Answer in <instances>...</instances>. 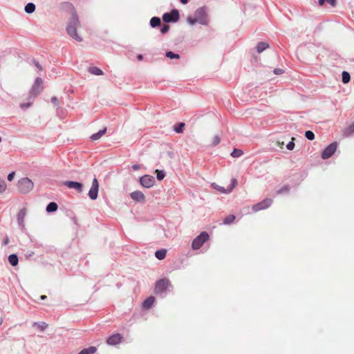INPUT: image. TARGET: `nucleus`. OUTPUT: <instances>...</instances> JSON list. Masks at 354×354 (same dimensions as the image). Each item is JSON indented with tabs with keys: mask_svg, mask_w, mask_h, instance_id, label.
<instances>
[{
	"mask_svg": "<svg viewBox=\"0 0 354 354\" xmlns=\"http://www.w3.org/2000/svg\"><path fill=\"white\" fill-rule=\"evenodd\" d=\"M42 84L43 81L40 77H37L35 79V81L29 91V94L27 97L28 102L21 103L19 105L21 109L26 110L32 105L35 99L43 90Z\"/></svg>",
	"mask_w": 354,
	"mask_h": 354,
	"instance_id": "obj_1",
	"label": "nucleus"
},
{
	"mask_svg": "<svg viewBox=\"0 0 354 354\" xmlns=\"http://www.w3.org/2000/svg\"><path fill=\"white\" fill-rule=\"evenodd\" d=\"M80 26L78 16L75 12L72 14L69 23L66 28L68 35L77 41H82V38L77 34V28Z\"/></svg>",
	"mask_w": 354,
	"mask_h": 354,
	"instance_id": "obj_2",
	"label": "nucleus"
},
{
	"mask_svg": "<svg viewBox=\"0 0 354 354\" xmlns=\"http://www.w3.org/2000/svg\"><path fill=\"white\" fill-rule=\"evenodd\" d=\"M34 187L32 181L28 178H22L18 180L17 188L20 193L28 194Z\"/></svg>",
	"mask_w": 354,
	"mask_h": 354,
	"instance_id": "obj_3",
	"label": "nucleus"
},
{
	"mask_svg": "<svg viewBox=\"0 0 354 354\" xmlns=\"http://www.w3.org/2000/svg\"><path fill=\"white\" fill-rule=\"evenodd\" d=\"M209 234L206 232H202L196 238L194 239L192 244L193 250H198L205 242L208 241Z\"/></svg>",
	"mask_w": 354,
	"mask_h": 354,
	"instance_id": "obj_4",
	"label": "nucleus"
},
{
	"mask_svg": "<svg viewBox=\"0 0 354 354\" xmlns=\"http://www.w3.org/2000/svg\"><path fill=\"white\" fill-rule=\"evenodd\" d=\"M237 184H238V182H237L236 178H232L231 180V185L226 189L222 186L217 185L216 183H212V187L220 193L229 194L232 191V189L235 187H236Z\"/></svg>",
	"mask_w": 354,
	"mask_h": 354,
	"instance_id": "obj_5",
	"label": "nucleus"
},
{
	"mask_svg": "<svg viewBox=\"0 0 354 354\" xmlns=\"http://www.w3.org/2000/svg\"><path fill=\"white\" fill-rule=\"evenodd\" d=\"M171 286L170 281L164 278L158 280L156 283L155 291L156 293H160L165 291Z\"/></svg>",
	"mask_w": 354,
	"mask_h": 354,
	"instance_id": "obj_6",
	"label": "nucleus"
},
{
	"mask_svg": "<svg viewBox=\"0 0 354 354\" xmlns=\"http://www.w3.org/2000/svg\"><path fill=\"white\" fill-rule=\"evenodd\" d=\"M99 192V183L96 178H94L92 180L91 187L88 191V196L91 200L97 199Z\"/></svg>",
	"mask_w": 354,
	"mask_h": 354,
	"instance_id": "obj_7",
	"label": "nucleus"
},
{
	"mask_svg": "<svg viewBox=\"0 0 354 354\" xmlns=\"http://www.w3.org/2000/svg\"><path fill=\"white\" fill-rule=\"evenodd\" d=\"M194 17L198 21V23L201 24H207V18L206 11L204 8H198L194 13Z\"/></svg>",
	"mask_w": 354,
	"mask_h": 354,
	"instance_id": "obj_8",
	"label": "nucleus"
},
{
	"mask_svg": "<svg viewBox=\"0 0 354 354\" xmlns=\"http://www.w3.org/2000/svg\"><path fill=\"white\" fill-rule=\"evenodd\" d=\"M179 19V12L177 10H172L170 12H166L162 16V20L166 22H176Z\"/></svg>",
	"mask_w": 354,
	"mask_h": 354,
	"instance_id": "obj_9",
	"label": "nucleus"
},
{
	"mask_svg": "<svg viewBox=\"0 0 354 354\" xmlns=\"http://www.w3.org/2000/svg\"><path fill=\"white\" fill-rule=\"evenodd\" d=\"M272 203V200L271 198H266L262 201L254 205L252 207V209L253 212H258L260 210L266 209L269 207Z\"/></svg>",
	"mask_w": 354,
	"mask_h": 354,
	"instance_id": "obj_10",
	"label": "nucleus"
},
{
	"mask_svg": "<svg viewBox=\"0 0 354 354\" xmlns=\"http://www.w3.org/2000/svg\"><path fill=\"white\" fill-rule=\"evenodd\" d=\"M337 142H333L330 145H329L328 147H326L322 153V158L323 159H328L330 157H331L333 153L335 152L337 149Z\"/></svg>",
	"mask_w": 354,
	"mask_h": 354,
	"instance_id": "obj_11",
	"label": "nucleus"
},
{
	"mask_svg": "<svg viewBox=\"0 0 354 354\" xmlns=\"http://www.w3.org/2000/svg\"><path fill=\"white\" fill-rule=\"evenodd\" d=\"M140 185L145 188H151L155 184V179L152 176L145 175L140 178Z\"/></svg>",
	"mask_w": 354,
	"mask_h": 354,
	"instance_id": "obj_12",
	"label": "nucleus"
},
{
	"mask_svg": "<svg viewBox=\"0 0 354 354\" xmlns=\"http://www.w3.org/2000/svg\"><path fill=\"white\" fill-rule=\"evenodd\" d=\"M64 184L69 189H75L77 192H83V185L81 183L75 181H65Z\"/></svg>",
	"mask_w": 354,
	"mask_h": 354,
	"instance_id": "obj_13",
	"label": "nucleus"
},
{
	"mask_svg": "<svg viewBox=\"0 0 354 354\" xmlns=\"http://www.w3.org/2000/svg\"><path fill=\"white\" fill-rule=\"evenodd\" d=\"M122 337L120 334H113L106 339V343L111 346H115L122 342Z\"/></svg>",
	"mask_w": 354,
	"mask_h": 354,
	"instance_id": "obj_14",
	"label": "nucleus"
},
{
	"mask_svg": "<svg viewBox=\"0 0 354 354\" xmlns=\"http://www.w3.org/2000/svg\"><path fill=\"white\" fill-rule=\"evenodd\" d=\"M26 215V209H21L19 212L17 214V223L19 226V227L24 230L25 229V223H24V219L25 216Z\"/></svg>",
	"mask_w": 354,
	"mask_h": 354,
	"instance_id": "obj_15",
	"label": "nucleus"
},
{
	"mask_svg": "<svg viewBox=\"0 0 354 354\" xmlns=\"http://www.w3.org/2000/svg\"><path fill=\"white\" fill-rule=\"evenodd\" d=\"M134 201L144 203L145 201V196L140 191H134Z\"/></svg>",
	"mask_w": 354,
	"mask_h": 354,
	"instance_id": "obj_16",
	"label": "nucleus"
},
{
	"mask_svg": "<svg viewBox=\"0 0 354 354\" xmlns=\"http://www.w3.org/2000/svg\"><path fill=\"white\" fill-rule=\"evenodd\" d=\"M155 301L154 297H149L147 299H145L142 303V307L145 309H149L153 304Z\"/></svg>",
	"mask_w": 354,
	"mask_h": 354,
	"instance_id": "obj_17",
	"label": "nucleus"
},
{
	"mask_svg": "<svg viewBox=\"0 0 354 354\" xmlns=\"http://www.w3.org/2000/svg\"><path fill=\"white\" fill-rule=\"evenodd\" d=\"M106 131V128L100 130L97 133L93 134L90 138L93 141L99 140Z\"/></svg>",
	"mask_w": 354,
	"mask_h": 354,
	"instance_id": "obj_18",
	"label": "nucleus"
},
{
	"mask_svg": "<svg viewBox=\"0 0 354 354\" xmlns=\"http://www.w3.org/2000/svg\"><path fill=\"white\" fill-rule=\"evenodd\" d=\"M88 71L90 73H91L92 75H102L104 74L103 71L97 68V67H95V66H91V67H89L88 68Z\"/></svg>",
	"mask_w": 354,
	"mask_h": 354,
	"instance_id": "obj_19",
	"label": "nucleus"
},
{
	"mask_svg": "<svg viewBox=\"0 0 354 354\" xmlns=\"http://www.w3.org/2000/svg\"><path fill=\"white\" fill-rule=\"evenodd\" d=\"M167 254V250L165 249H162L158 250L155 253L156 257L159 260H162L165 258Z\"/></svg>",
	"mask_w": 354,
	"mask_h": 354,
	"instance_id": "obj_20",
	"label": "nucleus"
},
{
	"mask_svg": "<svg viewBox=\"0 0 354 354\" xmlns=\"http://www.w3.org/2000/svg\"><path fill=\"white\" fill-rule=\"evenodd\" d=\"M35 5L33 3H28L25 6V12L28 14H31L35 10Z\"/></svg>",
	"mask_w": 354,
	"mask_h": 354,
	"instance_id": "obj_21",
	"label": "nucleus"
},
{
	"mask_svg": "<svg viewBox=\"0 0 354 354\" xmlns=\"http://www.w3.org/2000/svg\"><path fill=\"white\" fill-rule=\"evenodd\" d=\"M8 261L12 266H15L18 264V257L16 254H12L8 257Z\"/></svg>",
	"mask_w": 354,
	"mask_h": 354,
	"instance_id": "obj_22",
	"label": "nucleus"
},
{
	"mask_svg": "<svg viewBox=\"0 0 354 354\" xmlns=\"http://www.w3.org/2000/svg\"><path fill=\"white\" fill-rule=\"evenodd\" d=\"M97 349L95 346H90L88 348L82 350L78 354H94Z\"/></svg>",
	"mask_w": 354,
	"mask_h": 354,
	"instance_id": "obj_23",
	"label": "nucleus"
},
{
	"mask_svg": "<svg viewBox=\"0 0 354 354\" xmlns=\"http://www.w3.org/2000/svg\"><path fill=\"white\" fill-rule=\"evenodd\" d=\"M161 24L160 19L158 17H153L150 20V25L151 27L155 28L159 26Z\"/></svg>",
	"mask_w": 354,
	"mask_h": 354,
	"instance_id": "obj_24",
	"label": "nucleus"
},
{
	"mask_svg": "<svg viewBox=\"0 0 354 354\" xmlns=\"http://www.w3.org/2000/svg\"><path fill=\"white\" fill-rule=\"evenodd\" d=\"M57 205L55 202H50L46 207V212H53L57 209Z\"/></svg>",
	"mask_w": 354,
	"mask_h": 354,
	"instance_id": "obj_25",
	"label": "nucleus"
},
{
	"mask_svg": "<svg viewBox=\"0 0 354 354\" xmlns=\"http://www.w3.org/2000/svg\"><path fill=\"white\" fill-rule=\"evenodd\" d=\"M268 44L266 42H259L257 46V50L258 53H261L268 48Z\"/></svg>",
	"mask_w": 354,
	"mask_h": 354,
	"instance_id": "obj_26",
	"label": "nucleus"
},
{
	"mask_svg": "<svg viewBox=\"0 0 354 354\" xmlns=\"http://www.w3.org/2000/svg\"><path fill=\"white\" fill-rule=\"evenodd\" d=\"M235 220V216L233 214L228 215L223 220V223L225 225L231 224Z\"/></svg>",
	"mask_w": 354,
	"mask_h": 354,
	"instance_id": "obj_27",
	"label": "nucleus"
},
{
	"mask_svg": "<svg viewBox=\"0 0 354 354\" xmlns=\"http://www.w3.org/2000/svg\"><path fill=\"white\" fill-rule=\"evenodd\" d=\"M155 173L156 174V178L158 180H162L165 177V173L163 170L156 169Z\"/></svg>",
	"mask_w": 354,
	"mask_h": 354,
	"instance_id": "obj_28",
	"label": "nucleus"
},
{
	"mask_svg": "<svg viewBox=\"0 0 354 354\" xmlns=\"http://www.w3.org/2000/svg\"><path fill=\"white\" fill-rule=\"evenodd\" d=\"M7 189L6 181L0 178V194H3Z\"/></svg>",
	"mask_w": 354,
	"mask_h": 354,
	"instance_id": "obj_29",
	"label": "nucleus"
},
{
	"mask_svg": "<svg viewBox=\"0 0 354 354\" xmlns=\"http://www.w3.org/2000/svg\"><path fill=\"white\" fill-rule=\"evenodd\" d=\"M351 77L348 72L344 71L342 73V82L344 84L348 83L350 81Z\"/></svg>",
	"mask_w": 354,
	"mask_h": 354,
	"instance_id": "obj_30",
	"label": "nucleus"
},
{
	"mask_svg": "<svg viewBox=\"0 0 354 354\" xmlns=\"http://www.w3.org/2000/svg\"><path fill=\"white\" fill-rule=\"evenodd\" d=\"M185 123L180 122L176 127H174V131L176 133H182L184 130Z\"/></svg>",
	"mask_w": 354,
	"mask_h": 354,
	"instance_id": "obj_31",
	"label": "nucleus"
},
{
	"mask_svg": "<svg viewBox=\"0 0 354 354\" xmlns=\"http://www.w3.org/2000/svg\"><path fill=\"white\" fill-rule=\"evenodd\" d=\"M34 326H37L38 328H39L41 330H44L48 326V325L45 322H40V323L35 322Z\"/></svg>",
	"mask_w": 354,
	"mask_h": 354,
	"instance_id": "obj_32",
	"label": "nucleus"
},
{
	"mask_svg": "<svg viewBox=\"0 0 354 354\" xmlns=\"http://www.w3.org/2000/svg\"><path fill=\"white\" fill-rule=\"evenodd\" d=\"M166 56L170 59H178L180 57L178 54L174 53L171 51L167 52Z\"/></svg>",
	"mask_w": 354,
	"mask_h": 354,
	"instance_id": "obj_33",
	"label": "nucleus"
},
{
	"mask_svg": "<svg viewBox=\"0 0 354 354\" xmlns=\"http://www.w3.org/2000/svg\"><path fill=\"white\" fill-rule=\"evenodd\" d=\"M242 154H243V151L241 150L237 149H234L231 153L232 156H233L234 158L239 157Z\"/></svg>",
	"mask_w": 354,
	"mask_h": 354,
	"instance_id": "obj_34",
	"label": "nucleus"
},
{
	"mask_svg": "<svg viewBox=\"0 0 354 354\" xmlns=\"http://www.w3.org/2000/svg\"><path fill=\"white\" fill-rule=\"evenodd\" d=\"M305 136L309 140H313L315 138V134L311 131H306L305 133Z\"/></svg>",
	"mask_w": 354,
	"mask_h": 354,
	"instance_id": "obj_35",
	"label": "nucleus"
},
{
	"mask_svg": "<svg viewBox=\"0 0 354 354\" xmlns=\"http://www.w3.org/2000/svg\"><path fill=\"white\" fill-rule=\"evenodd\" d=\"M220 142H221L220 137L218 136H215L212 140L211 145L216 146L217 145H218L220 143Z\"/></svg>",
	"mask_w": 354,
	"mask_h": 354,
	"instance_id": "obj_36",
	"label": "nucleus"
},
{
	"mask_svg": "<svg viewBox=\"0 0 354 354\" xmlns=\"http://www.w3.org/2000/svg\"><path fill=\"white\" fill-rule=\"evenodd\" d=\"M169 28L170 27L169 25L164 24L160 28V32L162 34H165L169 31Z\"/></svg>",
	"mask_w": 354,
	"mask_h": 354,
	"instance_id": "obj_37",
	"label": "nucleus"
},
{
	"mask_svg": "<svg viewBox=\"0 0 354 354\" xmlns=\"http://www.w3.org/2000/svg\"><path fill=\"white\" fill-rule=\"evenodd\" d=\"M294 138H292V141H290L287 145L286 147L288 150H292L295 147V143L293 142Z\"/></svg>",
	"mask_w": 354,
	"mask_h": 354,
	"instance_id": "obj_38",
	"label": "nucleus"
},
{
	"mask_svg": "<svg viewBox=\"0 0 354 354\" xmlns=\"http://www.w3.org/2000/svg\"><path fill=\"white\" fill-rule=\"evenodd\" d=\"M187 22L191 24V25H193L195 23H198V21H196V19L195 18V17L194 18L192 17H188L187 19Z\"/></svg>",
	"mask_w": 354,
	"mask_h": 354,
	"instance_id": "obj_39",
	"label": "nucleus"
},
{
	"mask_svg": "<svg viewBox=\"0 0 354 354\" xmlns=\"http://www.w3.org/2000/svg\"><path fill=\"white\" fill-rule=\"evenodd\" d=\"M15 173L14 171L10 173L8 175V180L9 181H12L15 177Z\"/></svg>",
	"mask_w": 354,
	"mask_h": 354,
	"instance_id": "obj_40",
	"label": "nucleus"
},
{
	"mask_svg": "<svg viewBox=\"0 0 354 354\" xmlns=\"http://www.w3.org/2000/svg\"><path fill=\"white\" fill-rule=\"evenodd\" d=\"M325 2L328 3L330 5H331L333 7H335L336 6V0H325Z\"/></svg>",
	"mask_w": 354,
	"mask_h": 354,
	"instance_id": "obj_41",
	"label": "nucleus"
},
{
	"mask_svg": "<svg viewBox=\"0 0 354 354\" xmlns=\"http://www.w3.org/2000/svg\"><path fill=\"white\" fill-rule=\"evenodd\" d=\"M51 102L56 106L59 104V100L56 97H51Z\"/></svg>",
	"mask_w": 354,
	"mask_h": 354,
	"instance_id": "obj_42",
	"label": "nucleus"
},
{
	"mask_svg": "<svg viewBox=\"0 0 354 354\" xmlns=\"http://www.w3.org/2000/svg\"><path fill=\"white\" fill-rule=\"evenodd\" d=\"M283 73V71L281 68H275L274 70V73L276 75H280V74H282Z\"/></svg>",
	"mask_w": 354,
	"mask_h": 354,
	"instance_id": "obj_43",
	"label": "nucleus"
},
{
	"mask_svg": "<svg viewBox=\"0 0 354 354\" xmlns=\"http://www.w3.org/2000/svg\"><path fill=\"white\" fill-rule=\"evenodd\" d=\"M9 243V239L8 236H6L3 239V244L6 245Z\"/></svg>",
	"mask_w": 354,
	"mask_h": 354,
	"instance_id": "obj_44",
	"label": "nucleus"
},
{
	"mask_svg": "<svg viewBox=\"0 0 354 354\" xmlns=\"http://www.w3.org/2000/svg\"><path fill=\"white\" fill-rule=\"evenodd\" d=\"M34 63H35V65L36 66V67L39 70V71H41L42 70V67L37 62H35L34 61Z\"/></svg>",
	"mask_w": 354,
	"mask_h": 354,
	"instance_id": "obj_45",
	"label": "nucleus"
},
{
	"mask_svg": "<svg viewBox=\"0 0 354 354\" xmlns=\"http://www.w3.org/2000/svg\"><path fill=\"white\" fill-rule=\"evenodd\" d=\"M348 129L350 132H354V123L349 127Z\"/></svg>",
	"mask_w": 354,
	"mask_h": 354,
	"instance_id": "obj_46",
	"label": "nucleus"
},
{
	"mask_svg": "<svg viewBox=\"0 0 354 354\" xmlns=\"http://www.w3.org/2000/svg\"><path fill=\"white\" fill-rule=\"evenodd\" d=\"M324 3H325V0H319V6H323Z\"/></svg>",
	"mask_w": 354,
	"mask_h": 354,
	"instance_id": "obj_47",
	"label": "nucleus"
},
{
	"mask_svg": "<svg viewBox=\"0 0 354 354\" xmlns=\"http://www.w3.org/2000/svg\"><path fill=\"white\" fill-rule=\"evenodd\" d=\"M46 298H47V297H46V295H41V296L40 297V299H41V300H44V299H46Z\"/></svg>",
	"mask_w": 354,
	"mask_h": 354,
	"instance_id": "obj_48",
	"label": "nucleus"
},
{
	"mask_svg": "<svg viewBox=\"0 0 354 354\" xmlns=\"http://www.w3.org/2000/svg\"><path fill=\"white\" fill-rule=\"evenodd\" d=\"M189 0H180L181 3L183 4H186L188 2Z\"/></svg>",
	"mask_w": 354,
	"mask_h": 354,
	"instance_id": "obj_49",
	"label": "nucleus"
},
{
	"mask_svg": "<svg viewBox=\"0 0 354 354\" xmlns=\"http://www.w3.org/2000/svg\"><path fill=\"white\" fill-rule=\"evenodd\" d=\"M138 60H142V55H139L138 56Z\"/></svg>",
	"mask_w": 354,
	"mask_h": 354,
	"instance_id": "obj_50",
	"label": "nucleus"
},
{
	"mask_svg": "<svg viewBox=\"0 0 354 354\" xmlns=\"http://www.w3.org/2000/svg\"><path fill=\"white\" fill-rule=\"evenodd\" d=\"M3 323V318L2 317H0V326Z\"/></svg>",
	"mask_w": 354,
	"mask_h": 354,
	"instance_id": "obj_51",
	"label": "nucleus"
},
{
	"mask_svg": "<svg viewBox=\"0 0 354 354\" xmlns=\"http://www.w3.org/2000/svg\"><path fill=\"white\" fill-rule=\"evenodd\" d=\"M133 168H134V169H138V167L137 166H136V165L133 166Z\"/></svg>",
	"mask_w": 354,
	"mask_h": 354,
	"instance_id": "obj_52",
	"label": "nucleus"
},
{
	"mask_svg": "<svg viewBox=\"0 0 354 354\" xmlns=\"http://www.w3.org/2000/svg\"><path fill=\"white\" fill-rule=\"evenodd\" d=\"M130 196H131V198H133V193L130 194Z\"/></svg>",
	"mask_w": 354,
	"mask_h": 354,
	"instance_id": "obj_53",
	"label": "nucleus"
},
{
	"mask_svg": "<svg viewBox=\"0 0 354 354\" xmlns=\"http://www.w3.org/2000/svg\"><path fill=\"white\" fill-rule=\"evenodd\" d=\"M279 144L280 145V143L279 142ZM283 145V142H281V147H282V146Z\"/></svg>",
	"mask_w": 354,
	"mask_h": 354,
	"instance_id": "obj_54",
	"label": "nucleus"
}]
</instances>
